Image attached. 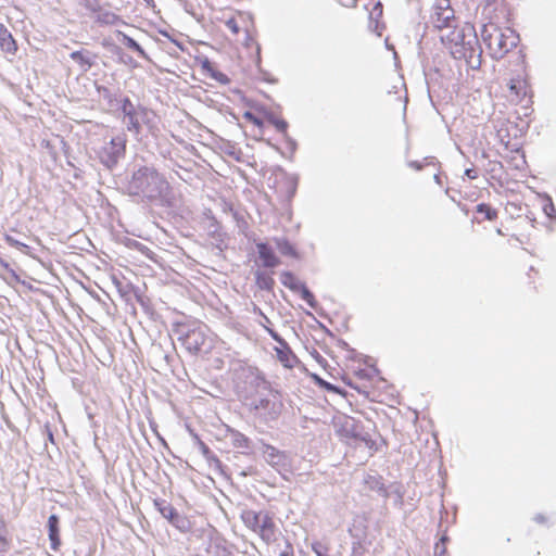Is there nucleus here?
<instances>
[{
    "instance_id": "obj_1",
    "label": "nucleus",
    "mask_w": 556,
    "mask_h": 556,
    "mask_svg": "<svg viewBox=\"0 0 556 556\" xmlns=\"http://www.w3.org/2000/svg\"><path fill=\"white\" fill-rule=\"evenodd\" d=\"M127 190L130 195L139 197L144 202L175 206L169 182L153 166L142 165L136 168L128 180Z\"/></svg>"
},
{
    "instance_id": "obj_2",
    "label": "nucleus",
    "mask_w": 556,
    "mask_h": 556,
    "mask_svg": "<svg viewBox=\"0 0 556 556\" xmlns=\"http://www.w3.org/2000/svg\"><path fill=\"white\" fill-rule=\"evenodd\" d=\"M440 39L450 49L454 59L465 60L472 70H478L481 66L482 49L473 25L469 23L458 25L440 35Z\"/></svg>"
},
{
    "instance_id": "obj_3",
    "label": "nucleus",
    "mask_w": 556,
    "mask_h": 556,
    "mask_svg": "<svg viewBox=\"0 0 556 556\" xmlns=\"http://www.w3.org/2000/svg\"><path fill=\"white\" fill-rule=\"evenodd\" d=\"M253 381L260 389L261 394L250 400L248 404L250 412L254 417L265 422L276 420L281 413V401L278 395L270 390L269 383L264 378L255 376Z\"/></svg>"
},
{
    "instance_id": "obj_4",
    "label": "nucleus",
    "mask_w": 556,
    "mask_h": 556,
    "mask_svg": "<svg viewBox=\"0 0 556 556\" xmlns=\"http://www.w3.org/2000/svg\"><path fill=\"white\" fill-rule=\"evenodd\" d=\"M482 41L493 59H502L518 43V36L510 28L503 31L496 24L489 23L481 27Z\"/></svg>"
},
{
    "instance_id": "obj_5",
    "label": "nucleus",
    "mask_w": 556,
    "mask_h": 556,
    "mask_svg": "<svg viewBox=\"0 0 556 556\" xmlns=\"http://www.w3.org/2000/svg\"><path fill=\"white\" fill-rule=\"evenodd\" d=\"M121 111L124 115V123L129 132L138 136L142 131V126H147L150 131L156 128L155 113L141 105H135L128 97L121 100Z\"/></svg>"
},
{
    "instance_id": "obj_6",
    "label": "nucleus",
    "mask_w": 556,
    "mask_h": 556,
    "mask_svg": "<svg viewBox=\"0 0 556 556\" xmlns=\"http://www.w3.org/2000/svg\"><path fill=\"white\" fill-rule=\"evenodd\" d=\"M126 143L125 134H118L109 141H103V144L96 151L99 162L110 170L115 168L119 161L125 157Z\"/></svg>"
},
{
    "instance_id": "obj_7",
    "label": "nucleus",
    "mask_w": 556,
    "mask_h": 556,
    "mask_svg": "<svg viewBox=\"0 0 556 556\" xmlns=\"http://www.w3.org/2000/svg\"><path fill=\"white\" fill-rule=\"evenodd\" d=\"M340 433L342 437L353 440L355 444L364 443L369 450L370 455H374L379 450V446L371 434L367 431L364 425L353 417L345 416L340 426Z\"/></svg>"
},
{
    "instance_id": "obj_8",
    "label": "nucleus",
    "mask_w": 556,
    "mask_h": 556,
    "mask_svg": "<svg viewBox=\"0 0 556 556\" xmlns=\"http://www.w3.org/2000/svg\"><path fill=\"white\" fill-rule=\"evenodd\" d=\"M433 28L445 34L458 26L455 17L454 9L451 7L450 0H437L432 7L430 18L428 22Z\"/></svg>"
},
{
    "instance_id": "obj_9",
    "label": "nucleus",
    "mask_w": 556,
    "mask_h": 556,
    "mask_svg": "<svg viewBox=\"0 0 556 556\" xmlns=\"http://www.w3.org/2000/svg\"><path fill=\"white\" fill-rule=\"evenodd\" d=\"M175 332L178 336V340L191 354L200 353L206 345L207 337L205 326L177 325Z\"/></svg>"
},
{
    "instance_id": "obj_10",
    "label": "nucleus",
    "mask_w": 556,
    "mask_h": 556,
    "mask_svg": "<svg viewBox=\"0 0 556 556\" xmlns=\"http://www.w3.org/2000/svg\"><path fill=\"white\" fill-rule=\"evenodd\" d=\"M225 438L229 440L233 448L239 450L244 455H250L254 452L252 440L230 426H226Z\"/></svg>"
},
{
    "instance_id": "obj_11",
    "label": "nucleus",
    "mask_w": 556,
    "mask_h": 556,
    "mask_svg": "<svg viewBox=\"0 0 556 556\" xmlns=\"http://www.w3.org/2000/svg\"><path fill=\"white\" fill-rule=\"evenodd\" d=\"M154 505L160 511V514L167 519L170 525L176 527L179 530L187 529V520L185 517H182L178 510L173 507L170 504H168L166 501L159 500L154 501Z\"/></svg>"
},
{
    "instance_id": "obj_12",
    "label": "nucleus",
    "mask_w": 556,
    "mask_h": 556,
    "mask_svg": "<svg viewBox=\"0 0 556 556\" xmlns=\"http://www.w3.org/2000/svg\"><path fill=\"white\" fill-rule=\"evenodd\" d=\"M260 442L262 443V454L268 465L277 469L288 466L289 458L286 452L270 444H266L262 440Z\"/></svg>"
},
{
    "instance_id": "obj_13",
    "label": "nucleus",
    "mask_w": 556,
    "mask_h": 556,
    "mask_svg": "<svg viewBox=\"0 0 556 556\" xmlns=\"http://www.w3.org/2000/svg\"><path fill=\"white\" fill-rule=\"evenodd\" d=\"M258 257L265 268H275L280 265V258L275 254L273 248L266 242H256Z\"/></svg>"
},
{
    "instance_id": "obj_14",
    "label": "nucleus",
    "mask_w": 556,
    "mask_h": 556,
    "mask_svg": "<svg viewBox=\"0 0 556 556\" xmlns=\"http://www.w3.org/2000/svg\"><path fill=\"white\" fill-rule=\"evenodd\" d=\"M258 530L257 533L260 534L261 539L269 544L275 540V523L273 521V518L269 516L266 511H261V518L258 523Z\"/></svg>"
},
{
    "instance_id": "obj_15",
    "label": "nucleus",
    "mask_w": 556,
    "mask_h": 556,
    "mask_svg": "<svg viewBox=\"0 0 556 556\" xmlns=\"http://www.w3.org/2000/svg\"><path fill=\"white\" fill-rule=\"evenodd\" d=\"M70 58L79 65L83 73H86L96 64L98 56L89 50L81 49L73 51Z\"/></svg>"
},
{
    "instance_id": "obj_16",
    "label": "nucleus",
    "mask_w": 556,
    "mask_h": 556,
    "mask_svg": "<svg viewBox=\"0 0 556 556\" xmlns=\"http://www.w3.org/2000/svg\"><path fill=\"white\" fill-rule=\"evenodd\" d=\"M86 8L93 13H97L96 22L101 25H116L122 22L119 16L112 11L102 10L97 4L87 3Z\"/></svg>"
},
{
    "instance_id": "obj_17",
    "label": "nucleus",
    "mask_w": 556,
    "mask_h": 556,
    "mask_svg": "<svg viewBox=\"0 0 556 556\" xmlns=\"http://www.w3.org/2000/svg\"><path fill=\"white\" fill-rule=\"evenodd\" d=\"M59 517L56 515H50L48 518V532L50 540V547L52 551H59L61 545Z\"/></svg>"
},
{
    "instance_id": "obj_18",
    "label": "nucleus",
    "mask_w": 556,
    "mask_h": 556,
    "mask_svg": "<svg viewBox=\"0 0 556 556\" xmlns=\"http://www.w3.org/2000/svg\"><path fill=\"white\" fill-rule=\"evenodd\" d=\"M0 49L10 54H14L17 50V46L12 34L2 23H0Z\"/></svg>"
},
{
    "instance_id": "obj_19",
    "label": "nucleus",
    "mask_w": 556,
    "mask_h": 556,
    "mask_svg": "<svg viewBox=\"0 0 556 556\" xmlns=\"http://www.w3.org/2000/svg\"><path fill=\"white\" fill-rule=\"evenodd\" d=\"M117 36L121 37V41L130 50L135 51L140 58L150 60L142 47L130 36L123 31H117Z\"/></svg>"
},
{
    "instance_id": "obj_20",
    "label": "nucleus",
    "mask_w": 556,
    "mask_h": 556,
    "mask_svg": "<svg viewBox=\"0 0 556 556\" xmlns=\"http://www.w3.org/2000/svg\"><path fill=\"white\" fill-rule=\"evenodd\" d=\"M273 241L275 242L276 248L282 255L291 256V257L298 256V252H296L295 248L287 238L275 237L273 239Z\"/></svg>"
},
{
    "instance_id": "obj_21",
    "label": "nucleus",
    "mask_w": 556,
    "mask_h": 556,
    "mask_svg": "<svg viewBox=\"0 0 556 556\" xmlns=\"http://www.w3.org/2000/svg\"><path fill=\"white\" fill-rule=\"evenodd\" d=\"M254 276L255 285L257 286L258 289L265 291H271L274 289L275 280L270 274L257 270Z\"/></svg>"
},
{
    "instance_id": "obj_22",
    "label": "nucleus",
    "mask_w": 556,
    "mask_h": 556,
    "mask_svg": "<svg viewBox=\"0 0 556 556\" xmlns=\"http://www.w3.org/2000/svg\"><path fill=\"white\" fill-rule=\"evenodd\" d=\"M99 94L108 102L110 108L118 106L121 109L119 91L113 92L108 87H98Z\"/></svg>"
},
{
    "instance_id": "obj_23",
    "label": "nucleus",
    "mask_w": 556,
    "mask_h": 556,
    "mask_svg": "<svg viewBox=\"0 0 556 556\" xmlns=\"http://www.w3.org/2000/svg\"><path fill=\"white\" fill-rule=\"evenodd\" d=\"M207 552L212 556H232V552L225 541H214Z\"/></svg>"
},
{
    "instance_id": "obj_24",
    "label": "nucleus",
    "mask_w": 556,
    "mask_h": 556,
    "mask_svg": "<svg viewBox=\"0 0 556 556\" xmlns=\"http://www.w3.org/2000/svg\"><path fill=\"white\" fill-rule=\"evenodd\" d=\"M261 518V511L256 513L253 510H247L242 514V520L244 525L252 529L254 532H257L258 530V523Z\"/></svg>"
},
{
    "instance_id": "obj_25",
    "label": "nucleus",
    "mask_w": 556,
    "mask_h": 556,
    "mask_svg": "<svg viewBox=\"0 0 556 556\" xmlns=\"http://www.w3.org/2000/svg\"><path fill=\"white\" fill-rule=\"evenodd\" d=\"M280 281L286 288L293 292L298 291L299 286L303 283L291 271H282L280 275Z\"/></svg>"
},
{
    "instance_id": "obj_26",
    "label": "nucleus",
    "mask_w": 556,
    "mask_h": 556,
    "mask_svg": "<svg viewBox=\"0 0 556 556\" xmlns=\"http://www.w3.org/2000/svg\"><path fill=\"white\" fill-rule=\"evenodd\" d=\"M4 241L10 245V247H13V248H17L20 249L24 254L30 256V257H34L33 253H31V249L30 247H28L27 244L16 240L14 237L10 236V235H4L3 237Z\"/></svg>"
},
{
    "instance_id": "obj_27",
    "label": "nucleus",
    "mask_w": 556,
    "mask_h": 556,
    "mask_svg": "<svg viewBox=\"0 0 556 556\" xmlns=\"http://www.w3.org/2000/svg\"><path fill=\"white\" fill-rule=\"evenodd\" d=\"M204 215L208 219V225H207L208 235L214 238L220 237V231H219L220 226H219V223L217 222V219L213 216L212 211L208 210L207 212L204 213Z\"/></svg>"
},
{
    "instance_id": "obj_28",
    "label": "nucleus",
    "mask_w": 556,
    "mask_h": 556,
    "mask_svg": "<svg viewBox=\"0 0 556 556\" xmlns=\"http://www.w3.org/2000/svg\"><path fill=\"white\" fill-rule=\"evenodd\" d=\"M296 293H300L301 298L312 307H317V301L315 300L314 294L311 292V290L306 287V285L303 282L301 286H299Z\"/></svg>"
},
{
    "instance_id": "obj_29",
    "label": "nucleus",
    "mask_w": 556,
    "mask_h": 556,
    "mask_svg": "<svg viewBox=\"0 0 556 556\" xmlns=\"http://www.w3.org/2000/svg\"><path fill=\"white\" fill-rule=\"evenodd\" d=\"M477 213L483 215L488 220H494L497 217V211L486 203L478 204Z\"/></svg>"
},
{
    "instance_id": "obj_30",
    "label": "nucleus",
    "mask_w": 556,
    "mask_h": 556,
    "mask_svg": "<svg viewBox=\"0 0 556 556\" xmlns=\"http://www.w3.org/2000/svg\"><path fill=\"white\" fill-rule=\"evenodd\" d=\"M198 446L201 452V454L206 458L207 462L220 464V460L218 457L211 451V448L201 440L198 439Z\"/></svg>"
},
{
    "instance_id": "obj_31",
    "label": "nucleus",
    "mask_w": 556,
    "mask_h": 556,
    "mask_svg": "<svg viewBox=\"0 0 556 556\" xmlns=\"http://www.w3.org/2000/svg\"><path fill=\"white\" fill-rule=\"evenodd\" d=\"M435 164V157L433 156H426L421 162L420 161H409L407 162L408 167L415 169V170H421L427 165H434Z\"/></svg>"
},
{
    "instance_id": "obj_32",
    "label": "nucleus",
    "mask_w": 556,
    "mask_h": 556,
    "mask_svg": "<svg viewBox=\"0 0 556 556\" xmlns=\"http://www.w3.org/2000/svg\"><path fill=\"white\" fill-rule=\"evenodd\" d=\"M268 122L270 124H273L276 129L281 132L282 135H286L287 134V129H288V123L285 121V119H281V118H277L276 116L274 115H269L268 116Z\"/></svg>"
},
{
    "instance_id": "obj_33",
    "label": "nucleus",
    "mask_w": 556,
    "mask_h": 556,
    "mask_svg": "<svg viewBox=\"0 0 556 556\" xmlns=\"http://www.w3.org/2000/svg\"><path fill=\"white\" fill-rule=\"evenodd\" d=\"M448 541V536L446 534L442 535L440 541L434 545V556H446V542Z\"/></svg>"
},
{
    "instance_id": "obj_34",
    "label": "nucleus",
    "mask_w": 556,
    "mask_h": 556,
    "mask_svg": "<svg viewBox=\"0 0 556 556\" xmlns=\"http://www.w3.org/2000/svg\"><path fill=\"white\" fill-rule=\"evenodd\" d=\"M543 212L548 218H551V219L556 218V208H555V205H554L551 197L546 198V202L543 205Z\"/></svg>"
},
{
    "instance_id": "obj_35",
    "label": "nucleus",
    "mask_w": 556,
    "mask_h": 556,
    "mask_svg": "<svg viewBox=\"0 0 556 556\" xmlns=\"http://www.w3.org/2000/svg\"><path fill=\"white\" fill-rule=\"evenodd\" d=\"M212 77L213 79H215L216 81L223 84V85H227L230 79L228 78V76L222 72H219L218 70H214V72H212V75L210 76Z\"/></svg>"
},
{
    "instance_id": "obj_36",
    "label": "nucleus",
    "mask_w": 556,
    "mask_h": 556,
    "mask_svg": "<svg viewBox=\"0 0 556 556\" xmlns=\"http://www.w3.org/2000/svg\"><path fill=\"white\" fill-rule=\"evenodd\" d=\"M261 326H263L266 331L268 332V334L271 337V339L274 341H276L277 343L281 344V345H287L286 341L271 328H268L266 325H264L263 323H260Z\"/></svg>"
},
{
    "instance_id": "obj_37",
    "label": "nucleus",
    "mask_w": 556,
    "mask_h": 556,
    "mask_svg": "<svg viewBox=\"0 0 556 556\" xmlns=\"http://www.w3.org/2000/svg\"><path fill=\"white\" fill-rule=\"evenodd\" d=\"M10 549L9 540L0 532V556H5Z\"/></svg>"
},
{
    "instance_id": "obj_38",
    "label": "nucleus",
    "mask_w": 556,
    "mask_h": 556,
    "mask_svg": "<svg viewBox=\"0 0 556 556\" xmlns=\"http://www.w3.org/2000/svg\"><path fill=\"white\" fill-rule=\"evenodd\" d=\"M0 267L9 273L16 281L18 280V276L14 269L10 267V264L0 257Z\"/></svg>"
},
{
    "instance_id": "obj_39",
    "label": "nucleus",
    "mask_w": 556,
    "mask_h": 556,
    "mask_svg": "<svg viewBox=\"0 0 556 556\" xmlns=\"http://www.w3.org/2000/svg\"><path fill=\"white\" fill-rule=\"evenodd\" d=\"M201 68L210 76L212 75V72H214V70H215L214 65L207 58H204V60H202Z\"/></svg>"
},
{
    "instance_id": "obj_40",
    "label": "nucleus",
    "mask_w": 556,
    "mask_h": 556,
    "mask_svg": "<svg viewBox=\"0 0 556 556\" xmlns=\"http://www.w3.org/2000/svg\"><path fill=\"white\" fill-rule=\"evenodd\" d=\"M285 137V140H286V143H287V147L288 149L291 151V152H294L295 149H296V142L294 139H292L288 132L286 135H283Z\"/></svg>"
},
{
    "instance_id": "obj_41",
    "label": "nucleus",
    "mask_w": 556,
    "mask_h": 556,
    "mask_svg": "<svg viewBox=\"0 0 556 556\" xmlns=\"http://www.w3.org/2000/svg\"><path fill=\"white\" fill-rule=\"evenodd\" d=\"M226 153H227L229 156H232L235 160L240 161V154H241V151H240V150H237L235 147H229V148L226 150Z\"/></svg>"
},
{
    "instance_id": "obj_42",
    "label": "nucleus",
    "mask_w": 556,
    "mask_h": 556,
    "mask_svg": "<svg viewBox=\"0 0 556 556\" xmlns=\"http://www.w3.org/2000/svg\"><path fill=\"white\" fill-rule=\"evenodd\" d=\"M313 551L316 553L317 556H328L326 553V548L323 547V545L319 543L313 545Z\"/></svg>"
},
{
    "instance_id": "obj_43",
    "label": "nucleus",
    "mask_w": 556,
    "mask_h": 556,
    "mask_svg": "<svg viewBox=\"0 0 556 556\" xmlns=\"http://www.w3.org/2000/svg\"><path fill=\"white\" fill-rule=\"evenodd\" d=\"M245 117L250 121H252V123L254 125H257V126H261L262 125V121L257 117H255L252 113H245Z\"/></svg>"
},
{
    "instance_id": "obj_44",
    "label": "nucleus",
    "mask_w": 556,
    "mask_h": 556,
    "mask_svg": "<svg viewBox=\"0 0 556 556\" xmlns=\"http://www.w3.org/2000/svg\"><path fill=\"white\" fill-rule=\"evenodd\" d=\"M465 175L469 178V179H476L478 177V174L476 172V169L473 168H467L465 170Z\"/></svg>"
},
{
    "instance_id": "obj_45",
    "label": "nucleus",
    "mask_w": 556,
    "mask_h": 556,
    "mask_svg": "<svg viewBox=\"0 0 556 556\" xmlns=\"http://www.w3.org/2000/svg\"><path fill=\"white\" fill-rule=\"evenodd\" d=\"M254 312H257V313L260 314V316L263 318V321H262V323H263L264 325H265V324H270L269 318H268V317H267V316L262 312V309H261V308H258V307H256V306H255V307H254Z\"/></svg>"
},
{
    "instance_id": "obj_46",
    "label": "nucleus",
    "mask_w": 556,
    "mask_h": 556,
    "mask_svg": "<svg viewBox=\"0 0 556 556\" xmlns=\"http://www.w3.org/2000/svg\"><path fill=\"white\" fill-rule=\"evenodd\" d=\"M546 520L545 516L542 514H538L534 516V521L538 523H544Z\"/></svg>"
},
{
    "instance_id": "obj_47",
    "label": "nucleus",
    "mask_w": 556,
    "mask_h": 556,
    "mask_svg": "<svg viewBox=\"0 0 556 556\" xmlns=\"http://www.w3.org/2000/svg\"><path fill=\"white\" fill-rule=\"evenodd\" d=\"M227 25L231 28V30H232L233 33H236V34H237V33L239 31V27L237 26V24H236V22H235V21H229V22L227 23Z\"/></svg>"
},
{
    "instance_id": "obj_48",
    "label": "nucleus",
    "mask_w": 556,
    "mask_h": 556,
    "mask_svg": "<svg viewBox=\"0 0 556 556\" xmlns=\"http://www.w3.org/2000/svg\"><path fill=\"white\" fill-rule=\"evenodd\" d=\"M357 0H341V3L344 7H354L356 4Z\"/></svg>"
},
{
    "instance_id": "obj_49",
    "label": "nucleus",
    "mask_w": 556,
    "mask_h": 556,
    "mask_svg": "<svg viewBox=\"0 0 556 556\" xmlns=\"http://www.w3.org/2000/svg\"><path fill=\"white\" fill-rule=\"evenodd\" d=\"M287 547L289 548V551H285V552L280 553L279 556H294L291 545L288 544Z\"/></svg>"
},
{
    "instance_id": "obj_50",
    "label": "nucleus",
    "mask_w": 556,
    "mask_h": 556,
    "mask_svg": "<svg viewBox=\"0 0 556 556\" xmlns=\"http://www.w3.org/2000/svg\"><path fill=\"white\" fill-rule=\"evenodd\" d=\"M372 488H377L379 491L383 490V484L380 483L379 480L375 479V485Z\"/></svg>"
},
{
    "instance_id": "obj_51",
    "label": "nucleus",
    "mask_w": 556,
    "mask_h": 556,
    "mask_svg": "<svg viewBox=\"0 0 556 556\" xmlns=\"http://www.w3.org/2000/svg\"><path fill=\"white\" fill-rule=\"evenodd\" d=\"M142 1H143V2L147 4V7H149V8H154V7H155V4H154V0H142Z\"/></svg>"
},
{
    "instance_id": "obj_52",
    "label": "nucleus",
    "mask_w": 556,
    "mask_h": 556,
    "mask_svg": "<svg viewBox=\"0 0 556 556\" xmlns=\"http://www.w3.org/2000/svg\"><path fill=\"white\" fill-rule=\"evenodd\" d=\"M5 529V521L3 518H0V532H2Z\"/></svg>"
},
{
    "instance_id": "obj_53",
    "label": "nucleus",
    "mask_w": 556,
    "mask_h": 556,
    "mask_svg": "<svg viewBox=\"0 0 556 556\" xmlns=\"http://www.w3.org/2000/svg\"><path fill=\"white\" fill-rule=\"evenodd\" d=\"M433 179H434V181H435L438 185H441V184H442V182H441V177H440V175H439V174H435V175L433 176Z\"/></svg>"
},
{
    "instance_id": "obj_54",
    "label": "nucleus",
    "mask_w": 556,
    "mask_h": 556,
    "mask_svg": "<svg viewBox=\"0 0 556 556\" xmlns=\"http://www.w3.org/2000/svg\"><path fill=\"white\" fill-rule=\"evenodd\" d=\"M47 432H48V440H50L51 442H53V433L51 432L50 429H47Z\"/></svg>"
},
{
    "instance_id": "obj_55",
    "label": "nucleus",
    "mask_w": 556,
    "mask_h": 556,
    "mask_svg": "<svg viewBox=\"0 0 556 556\" xmlns=\"http://www.w3.org/2000/svg\"><path fill=\"white\" fill-rule=\"evenodd\" d=\"M380 7H381L380 2H377L376 7H375V11H376L378 8H380Z\"/></svg>"
},
{
    "instance_id": "obj_56",
    "label": "nucleus",
    "mask_w": 556,
    "mask_h": 556,
    "mask_svg": "<svg viewBox=\"0 0 556 556\" xmlns=\"http://www.w3.org/2000/svg\"><path fill=\"white\" fill-rule=\"evenodd\" d=\"M172 42L176 43V46H178V47H179V42H177V40L172 39Z\"/></svg>"
},
{
    "instance_id": "obj_57",
    "label": "nucleus",
    "mask_w": 556,
    "mask_h": 556,
    "mask_svg": "<svg viewBox=\"0 0 556 556\" xmlns=\"http://www.w3.org/2000/svg\"><path fill=\"white\" fill-rule=\"evenodd\" d=\"M172 42L176 43V46H178V47H179V42H177V40L172 39Z\"/></svg>"
},
{
    "instance_id": "obj_58",
    "label": "nucleus",
    "mask_w": 556,
    "mask_h": 556,
    "mask_svg": "<svg viewBox=\"0 0 556 556\" xmlns=\"http://www.w3.org/2000/svg\"><path fill=\"white\" fill-rule=\"evenodd\" d=\"M172 42L176 43V46H178V47H179V42H177V40L172 39Z\"/></svg>"
},
{
    "instance_id": "obj_59",
    "label": "nucleus",
    "mask_w": 556,
    "mask_h": 556,
    "mask_svg": "<svg viewBox=\"0 0 556 556\" xmlns=\"http://www.w3.org/2000/svg\"><path fill=\"white\" fill-rule=\"evenodd\" d=\"M516 86L515 85H510V90H515Z\"/></svg>"
},
{
    "instance_id": "obj_60",
    "label": "nucleus",
    "mask_w": 556,
    "mask_h": 556,
    "mask_svg": "<svg viewBox=\"0 0 556 556\" xmlns=\"http://www.w3.org/2000/svg\"><path fill=\"white\" fill-rule=\"evenodd\" d=\"M295 189H296V186L294 185V186H293L292 193H294Z\"/></svg>"
}]
</instances>
